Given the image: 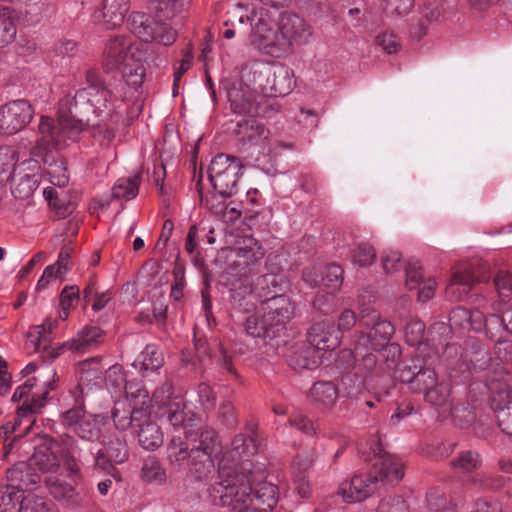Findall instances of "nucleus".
<instances>
[{
	"mask_svg": "<svg viewBox=\"0 0 512 512\" xmlns=\"http://www.w3.org/2000/svg\"><path fill=\"white\" fill-rule=\"evenodd\" d=\"M80 98L78 91L74 95L66 94L59 101L58 119L42 116L38 125L40 138L33 148V155L43 157L53 150H61L79 139L84 123L71 116Z\"/></svg>",
	"mask_w": 512,
	"mask_h": 512,
	"instance_id": "4",
	"label": "nucleus"
},
{
	"mask_svg": "<svg viewBox=\"0 0 512 512\" xmlns=\"http://www.w3.org/2000/svg\"><path fill=\"white\" fill-rule=\"evenodd\" d=\"M256 453L257 445L253 437L246 436L245 434L236 435L232 440L231 450L226 452L219 462L218 478L220 479V469L224 461L226 467H228L233 474H244L243 472H238L236 463L230 466V460L234 461L236 457L240 459L242 456L249 457Z\"/></svg>",
	"mask_w": 512,
	"mask_h": 512,
	"instance_id": "22",
	"label": "nucleus"
},
{
	"mask_svg": "<svg viewBox=\"0 0 512 512\" xmlns=\"http://www.w3.org/2000/svg\"><path fill=\"white\" fill-rule=\"evenodd\" d=\"M22 512H58V509L51 501L35 494H28Z\"/></svg>",
	"mask_w": 512,
	"mask_h": 512,
	"instance_id": "47",
	"label": "nucleus"
},
{
	"mask_svg": "<svg viewBox=\"0 0 512 512\" xmlns=\"http://www.w3.org/2000/svg\"><path fill=\"white\" fill-rule=\"evenodd\" d=\"M106 385L113 387L116 390H120L126 384L125 371L122 365L114 364L106 371Z\"/></svg>",
	"mask_w": 512,
	"mask_h": 512,
	"instance_id": "57",
	"label": "nucleus"
},
{
	"mask_svg": "<svg viewBox=\"0 0 512 512\" xmlns=\"http://www.w3.org/2000/svg\"><path fill=\"white\" fill-rule=\"evenodd\" d=\"M153 21L146 13L133 11L127 18V27L142 41L151 38L149 29L153 25Z\"/></svg>",
	"mask_w": 512,
	"mask_h": 512,
	"instance_id": "41",
	"label": "nucleus"
},
{
	"mask_svg": "<svg viewBox=\"0 0 512 512\" xmlns=\"http://www.w3.org/2000/svg\"><path fill=\"white\" fill-rule=\"evenodd\" d=\"M165 408L166 410L164 414L167 416V420L173 427L177 428L184 425L185 415L184 404L182 401H174Z\"/></svg>",
	"mask_w": 512,
	"mask_h": 512,
	"instance_id": "61",
	"label": "nucleus"
},
{
	"mask_svg": "<svg viewBox=\"0 0 512 512\" xmlns=\"http://www.w3.org/2000/svg\"><path fill=\"white\" fill-rule=\"evenodd\" d=\"M59 462L65 469L67 476L72 479H80L81 467L78 460L79 448L77 440L68 434L59 437V450L57 451Z\"/></svg>",
	"mask_w": 512,
	"mask_h": 512,
	"instance_id": "18",
	"label": "nucleus"
},
{
	"mask_svg": "<svg viewBox=\"0 0 512 512\" xmlns=\"http://www.w3.org/2000/svg\"><path fill=\"white\" fill-rule=\"evenodd\" d=\"M376 259V251L374 247L366 242H361L354 250V262L365 267L371 265Z\"/></svg>",
	"mask_w": 512,
	"mask_h": 512,
	"instance_id": "56",
	"label": "nucleus"
},
{
	"mask_svg": "<svg viewBox=\"0 0 512 512\" xmlns=\"http://www.w3.org/2000/svg\"><path fill=\"white\" fill-rule=\"evenodd\" d=\"M149 9L160 18L170 19L182 12L190 0H145Z\"/></svg>",
	"mask_w": 512,
	"mask_h": 512,
	"instance_id": "35",
	"label": "nucleus"
},
{
	"mask_svg": "<svg viewBox=\"0 0 512 512\" xmlns=\"http://www.w3.org/2000/svg\"><path fill=\"white\" fill-rule=\"evenodd\" d=\"M142 478L147 482L161 483L166 479V473L155 458L145 460L141 469Z\"/></svg>",
	"mask_w": 512,
	"mask_h": 512,
	"instance_id": "48",
	"label": "nucleus"
},
{
	"mask_svg": "<svg viewBox=\"0 0 512 512\" xmlns=\"http://www.w3.org/2000/svg\"><path fill=\"white\" fill-rule=\"evenodd\" d=\"M277 286L278 281L276 275L265 274L257 278L253 289L260 298L265 297L267 299L272 292H275V290L271 288L275 289Z\"/></svg>",
	"mask_w": 512,
	"mask_h": 512,
	"instance_id": "55",
	"label": "nucleus"
},
{
	"mask_svg": "<svg viewBox=\"0 0 512 512\" xmlns=\"http://www.w3.org/2000/svg\"><path fill=\"white\" fill-rule=\"evenodd\" d=\"M34 109L29 101L18 99L0 107V133L14 135L23 130L33 119Z\"/></svg>",
	"mask_w": 512,
	"mask_h": 512,
	"instance_id": "11",
	"label": "nucleus"
},
{
	"mask_svg": "<svg viewBox=\"0 0 512 512\" xmlns=\"http://www.w3.org/2000/svg\"><path fill=\"white\" fill-rule=\"evenodd\" d=\"M199 194L201 205L208 209L212 214L220 216V214L225 211V198L228 196L222 195L217 191L212 193L210 196H204L201 190H199Z\"/></svg>",
	"mask_w": 512,
	"mask_h": 512,
	"instance_id": "52",
	"label": "nucleus"
},
{
	"mask_svg": "<svg viewBox=\"0 0 512 512\" xmlns=\"http://www.w3.org/2000/svg\"><path fill=\"white\" fill-rule=\"evenodd\" d=\"M503 478L501 476H493L487 473H476L468 477L467 483L481 490H497L503 486Z\"/></svg>",
	"mask_w": 512,
	"mask_h": 512,
	"instance_id": "43",
	"label": "nucleus"
},
{
	"mask_svg": "<svg viewBox=\"0 0 512 512\" xmlns=\"http://www.w3.org/2000/svg\"><path fill=\"white\" fill-rule=\"evenodd\" d=\"M188 471L197 481L206 480L214 471L213 458L191 447V458L188 462Z\"/></svg>",
	"mask_w": 512,
	"mask_h": 512,
	"instance_id": "29",
	"label": "nucleus"
},
{
	"mask_svg": "<svg viewBox=\"0 0 512 512\" xmlns=\"http://www.w3.org/2000/svg\"><path fill=\"white\" fill-rule=\"evenodd\" d=\"M369 448L368 458L376 459L372 470L364 477L354 476V502L368 498L376 490L377 483L398 482L404 476V469L401 461L392 455L387 454L383 447L378 433L369 437L366 442Z\"/></svg>",
	"mask_w": 512,
	"mask_h": 512,
	"instance_id": "6",
	"label": "nucleus"
},
{
	"mask_svg": "<svg viewBox=\"0 0 512 512\" xmlns=\"http://www.w3.org/2000/svg\"><path fill=\"white\" fill-rule=\"evenodd\" d=\"M193 61V53L191 50L183 51V57L179 63V66L175 68L174 79H173V95L178 94L179 83L183 75L191 68Z\"/></svg>",
	"mask_w": 512,
	"mask_h": 512,
	"instance_id": "60",
	"label": "nucleus"
},
{
	"mask_svg": "<svg viewBox=\"0 0 512 512\" xmlns=\"http://www.w3.org/2000/svg\"><path fill=\"white\" fill-rule=\"evenodd\" d=\"M349 317H352L351 311H343L340 316L339 327H336L332 322L326 320L314 322L306 333L308 343L317 349L319 353L321 351H332L336 349L341 343L340 327L349 328L346 326Z\"/></svg>",
	"mask_w": 512,
	"mask_h": 512,
	"instance_id": "10",
	"label": "nucleus"
},
{
	"mask_svg": "<svg viewBox=\"0 0 512 512\" xmlns=\"http://www.w3.org/2000/svg\"><path fill=\"white\" fill-rule=\"evenodd\" d=\"M47 489L56 500L62 501L68 508H78L83 505V497L67 482L56 478L46 480Z\"/></svg>",
	"mask_w": 512,
	"mask_h": 512,
	"instance_id": "24",
	"label": "nucleus"
},
{
	"mask_svg": "<svg viewBox=\"0 0 512 512\" xmlns=\"http://www.w3.org/2000/svg\"><path fill=\"white\" fill-rule=\"evenodd\" d=\"M243 165L239 158L228 154L215 156L208 168V176L213 189L222 195L232 196Z\"/></svg>",
	"mask_w": 512,
	"mask_h": 512,
	"instance_id": "9",
	"label": "nucleus"
},
{
	"mask_svg": "<svg viewBox=\"0 0 512 512\" xmlns=\"http://www.w3.org/2000/svg\"><path fill=\"white\" fill-rule=\"evenodd\" d=\"M302 279L311 287H319L325 290L324 267L312 266L305 268Z\"/></svg>",
	"mask_w": 512,
	"mask_h": 512,
	"instance_id": "58",
	"label": "nucleus"
},
{
	"mask_svg": "<svg viewBox=\"0 0 512 512\" xmlns=\"http://www.w3.org/2000/svg\"><path fill=\"white\" fill-rule=\"evenodd\" d=\"M133 43L129 36L117 35L110 38L104 47L102 65L106 72L121 69L134 56Z\"/></svg>",
	"mask_w": 512,
	"mask_h": 512,
	"instance_id": "13",
	"label": "nucleus"
},
{
	"mask_svg": "<svg viewBox=\"0 0 512 512\" xmlns=\"http://www.w3.org/2000/svg\"><path fill=\"white\" fill-rule=\"evenodd\" d=\"M136 431L139 438V444L147 450H155L163 443V434L160 427L150 421V414L148 413V421L140 422Z\"/></svg>",
	"mask_w": 512,
	"mask_h": 512,
	"instance_id": "30",
	"label": "nucleus"
},
{
	"mask_svg": "<svg viewBox=\"0 0 512 512\" xmlns=\"http://www.w3.org/2000/svg\"><path fill=\"white\" fill-rule=\"evenodd\" d=\"M232 306L235 310L250 313L255 310L257 302L262 301L248 280H244L239 286L230 290Z\"/></svg>",
	"mask_w": 512,
	"mask_h": 512,
	"instance_id": "26",
	"label": "nucleus"
},
{
	"mask_svg": "<svg viewBox=\"0 0 512 512\" xmlns=\"http://www.w3.org/2000/svg\"><path fill=\"white\" fill-rule=\"evenodd\" d=\"M490 390L493 393V408L498 411V425L505 434L512 436V385L507 389L497 390L496 382L492 381Z\"/></svg>",
	"mask_w": 512,
	"mask_h": 512,
	"instance_id": "16",
	"label": "nucleus"
},
{
	"mask_svg": "<svg viewBox=\"0 0 512 512\" xmlns=\"http://www.w3.org/2000/svg\"><path fill=\"white\" fill-rule=\"evenodd\" d=\"M237 260L235 263L238 266H250L256 263L264 256V252L259 243L253 239L248 238L243 240V245L234 248Z\"/></svg>",
	"mask_w": 512,
	"mask_h": 512,
	"instance_id": "33",
	"label": "nucleus"
},
{
	"mask_svg": "<svg viewBox=\"0 0 512 512\" xmlns=\"http://www.w3.org/2000/svg\"><path fill=\"white\" fill-rule=\"evenodd\" d=\"M76 434L85 440L95 441L100 436V430L95 421L83 420L75 427Z\"/></svg>",
	"mask_w": 512,
	"mask_h": 512,
	"instance_id": "63",
	"label": "nucleus"
},
{
	"mask_svg": "<svg viewBox=\"0 0 512 512\" xmlns=\"http://www.w3.org/2000/svg\"><path fill=\"white\" fill-rule=\"evenodd\" d=\"M302 279L311 287H319L325 290L324 267L312 266L305 268Z\"/></svg>",
	"mask_w": 512,
	"mask_h": 512,
	"instance_id": "59",
	"label": "nucleus"
},
{
	"mask_svg": "<svg viewBox=\"0 0 512 512\" xmlns=\"http://www.w3.org/2000/svg\"><path fill=\"white\" fill-rule=\"evenodd\" d=\"M325 291L328 294L338 290L343 282V269L336 264L326 265L324 267Z\"/></svg>",
	"mask_w": 512,
	"mask_h": 512,
	"instance_id": "45",
	"label": "nucleus"
},
{
	"mask_svg": "<svg viewBox=\"0 0 512 512\" xmlns=\"http://www.w3.org/2000/svg\"><path fill=\"white\" fill-rule=\"evenodd\" d=\"M322 363V356L310 344L297 345L289 355V365L295 370H313Z\"/></svg>",
	"mask_w": 512,
	"mask_h": 512,
	"instance_id": "25",
	"label": "nucleus"
},
{
	"mask_svg": "<svg viewBox=\"0 0 512 512\" xmlns=\"http://www.w3.org/2000/svg\"><path fill=\"white\" fill-rule=\"evenodd\" d=\"M312 28L306 20L292 12L281 13L277 29L267 11H261L251 33V44L263 53L281 58L290 55L294 46L307 43Z\"/></svg>",
	"mask_w": 512,
	"mask_h": 512,
	"instance_id": "2",
	"label": "nucleus"
},
{
	"mask_svg": "<svg viewBox=\"0 0 512 512\" xmlns=\"http://www.w3.org/2000/svg\"><path fill=\"white\" fill-rule=\"evenodd\" d=\"M291 427L297 429L307 436H313L318 432V425L302 413H293L289 417Z\"/></svg>",
	"mask_w": 512,
	"mask_h": 512,
	"instance_id": "51",
	"label": "nucleus"
},
{
	"mask_svg": "<svg viewBox=\"0 0 512 512\" xmlns=\"http://www.w3.org/2000/svg\"><path fill=\"white\" fill-rule=\"evenodd\" d=\"M104 332L97 326H86L72 339L63 343L61 349L71 352L84 353L97 347L103 342Z\"/></svg>",
	"mask_w": 512,
	"mask_h": 512,
	"instance_id": "23",
	"label": "nucleus"
},
{
	"mask_svg": "<svg viewBox=\"0 0 512 512\" xmlns=\"http://www.w3.org/2000/svg\"><path fill=\"white\" fill-rule=\"evenodd\" d=\"M129 10L130 0H103L101 9L93 17L107 28L115 29L124 23Z\"/></svg>",
	"mask_w": 512,
	"mask_h": 512,
	"instance_id": "20",
	"label": "nucleus"
},
{
	"mask_svg": "<svg viewBox=\"0 0 512 512\" xmlns=\"http://www.w3.org/2000/svg\"><path fill=\"white\" fill-rule=\"evenodd\" d=\"M140 182L141 172L127 178L118 179L112 188V197L126 201L134 199L139 192Z\"/></svg>",
	"mask_w": 512,
	"mask_h": 512,
	"instance_id": "34",
	"label": "nucleus"
},
{
	"mask_svg": "<svg viewBox=\"0 0 512 512\" xmlns=\"http://www.w3.org/2000/svg\"><path fill=\"white\" fill-rule=\"evenodd\" d=\"M489 278L490 274L485 264L470 263L452 274L448 292L454 294V287L458 285L462 286L463 292L467 294L476 283L486 282Z\"/></svg>",
	"mask_w": 512,
	"mask_h": 512,
	"instance_id": "17",
	"label": "nucleus"
},
{
	"mask_svg": "<svg viewBox=\"0 0 512 512\" xmlns=\"http://www.w3.org/2000/svg\"><path fill=\"white\" fill-rule=\"evenodd\" d=\"M425 324L419 320H412L405 326V341L410 346H421L424 339Z\"/></svg>",
	"mask_w": 512,
	"mask_h": 512,
	"instance_id": "49",
	"label": "nucleus"
},
{
	"mask_svg": "<svg viewBox=\"0 0 512 512\" xmlns=\"http://www.w3.org/2000/svg\"><path fill=\"white\" fill-rule=\"evenodd\" d=\"M214 504L233 509L241 507L247 512H270L278 502L276 485L263 481L254 487L250 474H233L225 461L220 469V481L209 490Z\"/></svg>",
	"mask_w": 512,
	"mask_h": 512,
	"instance_id": "1",
	"label": "nucleus"
},
{
	"mask_svg": "<svg viewBox=\"0 0 512 512\" xmlns=\"http://www.w3.org/2000/svg\"><path fill=\"white\" fill-rule=\"evenodd\" d=\"M167 458L173 466H184L191 458V442L187 443L181 437H173L167 445Z\"/></svg>",
	"mask_w": 512,
	"mask_h": 512,
	"instance_id": "36",
	"label": "nucleus"
},
{
	"mask_svg": "<svg viewBox=\"0 0 512 512\" xmlns=\"http://www.w3.org/2000/svg\"><path fill=\"white\" fill-rule=\"evenodd\" d=\"M244 331L254 338L275 337L265 313L260 311L248 316L243 323Z\"/></svg>",
	"mask_w": 512,
	"mask_h": 512,
	"instance_id": "32",
	"label": "nucleus"
},
{
	"mask_svg": "<svg viewBox=\"0 0 512 512\" xmlns=\"http://www.w3.org/2000/svg\"><path fill=\"white\" fill-rule=\"evenodd\" d=\"M17 26L12 10L7 6H0V48L12 44L16 38Z\"/></svg>",
	"mask_w": 512,
	"mask_h": 512,
	"instance_id": "37",
	"label": "nucleus"
},
{
	"mask_svg": "<svg viewBox=\"0 0 512 512\" xmlns=\"http://www.w3.org/2000/svg\"><path fill=\"white\" fill-rule=\"evenodd\" d=\"M36 189V181L33 176L29 174L23 175L16 182L15 178L12 179V193L15 198L24 200L32 196Z\"/></svg>",
	"mask_w": 512,
	"mask_h": 512,
	"instance_id": "46",
	"label": "nucleus"
},
{
	"mask_svg": "<svg viewBox=\"0 0 512 512\" xmlns=\"http://www.w3.org/2000/svg\"><path fill=\"white\" fill-rule=\"evenodd\" d=\"M149 34L151 38L143 39V42L171 46L177 39V31L175 29L169 24L157 20L153 21Z\"/></svg>",
	"mask_w": 512,
	"mask_h": 512,
	"instance_id": "38",
	"label": "nucleus"
},
{
	"mask_svg": "<svg viewBox=\"0 0 512 512\" xmlns=\"http://www.w3.org/2000/svg\"><path fill=\"white\" fill-rule=\"evenodd\" d=\"M121 70L122 77L127 85L133 88H138L144 83L146 68L140 59H135L134 56L131 57V59L121 68Z\"/></svg>",
	"mask_w": 512,
	"mask_h": 512,
	"instance_id": "40",
	"label": "nucleus"
},
{
	"mask_svg": "<svg viewBox=\"0 0 512 512\" xmlns=\"http://www.w3.org/2000/svg\"><path fill=\"white\" fill-rule=\"evenodd\" d=\"M9 478L17 482L15 485L19 489L29 488L35 486L40 482V476L34 472L30 466H23L22 468H14L9 471Z\"/></svg>",
	"mask_w": 512,
	"mask_h": 512,
	"instance_id": "42",
	"label": "nucleus"
},
{
	"mask_svg": "<svg viewBox=\"0 0 512 512\" xmlns=\"http://www.w3.org/2000/svg\"><path fill=\"white\" fill-rule=\"evenodd\" d=\"M174 388L170 381H165L161 386L153 392L152 400L160 407H167L174 401H179L176 397L173 398Z\"/></svg>",
	"mask_w": 512,
	"mask_h": 512,
	"instance_id": "53",
	"label": "nucleus"
},
{
	"mask_svg": "<svg viewBox=\"0 0 512 512\" xmlns=\"http://www.w3.org/2000/svg\"><path fill=\"white\" fill-rule=\"evenodd\" d=\"M57 387V381L53 378L44 383L43 388L34 394L31 399L26 398L21 406L18 407L14 421L6 422L0 427V437L4 442L9 440V436L17 431L22 423L26 422L27 426L23 430V434H27L35 423V415L41 413L45 407L50 391H54Z\"/></svg>",
	"mask_w": 512,
	"mask_h": 512,
	"instance_id": "8",
	"label": "nucleus"
},
{
	"mask_svg": "<svg viewBox=\"0 0 512 512\" xmlns=\"http://www.w3.org/2000/svg\"><path fill=\"white\" fill-rule=\"evenodd\" d=\"M112 417L114 424L119 430L136 428L142 421H148V412L143 408L132 407L127 401H116Z\"/></svg>",
	"mask_w": 512,
	"mask_h": 512,
	"instance_id": "21",
	"label": "nucleus"
},
{
	"mask_svg": "<svg viewBox=\"0 0 512 512\" xmlns=\"http://www.w3.org/2000/svg\"><path fill=\"white\" fill-rule=\"evenodd\" d=\"M295 310V303L286 295H272L260 304V311L266 314L275 336L293 319Z\"/></svg>",
	"mask_w": 512,
	"mask_h": 512,
	"instance_id": "12",
	"label": "nucleus"
},
{
	"mask_svg": "<svg viewBox=\"0 0 512 512\" xmlns=\"http://www.w3.org/2000/svg\"><path fill=\"white\" fill-rule=\"evenodd\" d=\"M132 365L139 370L143 377H146L149 372H155L163 367V352L159 346L147 344Z\"/></svg>",
	"mask_w": 512,
	"mask_h": 512,
	"instance_id": "27",
	"label": "nucleus"
},
{
	"mask_svg": "<svg viewBox=\"0 0 512 512\" xmlns=\"http://www.w3.org/2000/svg\"><path fill=\"white\" fill-rule=\"evenodd\" d=\"M357 325L358 339L354 345V350L364 349L368 351L385 348V351L399 352L398 346L391 344L386 346L394 333L393 325L380 318L379 313L372 308L362 310Z\"/></svg>",
	"mask_w": 512,
	"mask_h": 512,
	"instance_id": "7",
	"label": "nucleus"
},
{
	"mask_svg": "<svg viewBox=\"0 0 512 512\" xmlns=\"http://www.w3.org/2000/svg\"><path fill=\"white\" fill-rule=\"evenodd\" d=\"M377 512H408L405 500L400 496L383 499L378 505Z\"/></svg>",
	"mask_w": 512,
	"mask_h": 512,
	"instance_id": "64",
	"label": "nucleus"
},
{
	"mask_svg": "<svg viewBox=\"0 0 512 512\" xmlns=\"http://www.w3.org/2000/svg\"><path fill=\"white\" fill-rule=\"evenodd\" d=\"M85 78L87 87L78 90V97L99 119L93 124V137L100 145L109 146L122 119V115L115 109V95L97 70L89 69Z\"/></svg>",
	"mask_w": 512,
	"mask_h": 512,
	"instance_id": "3",
	"label": "nucleus"
},
{
	"mask_svg": "<svg viewBox=\"0 0 512 512\" xmlns=\"http://www.w3.org/2000/svg\"><path fill=\"white\" fill-rule=\"evenodd\" d=\"M85 416L84 400L78 396L72 408L62 413V422L65 426L72 427L81 423Z\"/></svg>",
	"mask_w": 512,
	"mask_h": 512,
	"instance_id": "50",
	"label": "nucleus"
},
{
	"mask_svg": "<svg viewBox=\"0 0 512 512\" xmlns=\"http://www.w3.org/2000/svg\"><path fill=\"white\" fill-rule=\"evenodd\" d=\"M450 387L445 382H437L424 393L425 400L434 406H445L449 401Z\"/></svg>",
	"mask_w": 512,
	"mask_h": 512,
	"instance_id": "44",
	"label": "nucleus"
},
{
	"mask_svg": "<svg viewBox=\"0 0 512 512\" xmlns=\"http://www.w3.org/2000/svg\"><path fill=\"white\" fill-rule=\"evenodd\" d=\"M287 69L273 72V81L269 86L270 97L257 96L248 86L233 85L228 90L229 108L241 118L249 116L271 117L280 112L281 105L277 97L284 96L291 89V80Z\"/></svg>",
	"mask_w": 512,
	"mask_h": 512,
	"instance_id": "5",
	"label": "nucleus"
},
{
	"mask_svg": "<svg viewBox=\"0 0 512 512\" xmlns=\"http://www.w3.org/2000/svg\"><path fill=\"white\" fill-rule=\"evenodd\" d=\"M350 380L349 375L342 377L340 387H336L330 381L315 382L310 388L309 398L319 409L331 408L336 402L340 391L346 396L350 395V391L346 387V383L350 382Z\"/></svg>",
	"mask_w": 512,
	"mask_h": 512,
	"instance_id": "15",
	"label": "nucleus"
},
{
	"mask_svg": "<svg viewBox=\"0 0 512 512\" xmlns=\"http://www.w3.org/2000/svg\"><path fill=\"white\" fill-rule=\"evenodd\" d=\"M105 453L114 463H123L128 457L127 446L124 440L116 438L111 440L105 448Z\"/></svg>",
	"mask_w": 512,
	"mask_h": 512,
	"instance_id": "54",
	"label": "nucleus"
},
{
	"mask_svg": "<svg viewBox=\"0 0 512 512\" xmlns=\"http://www.w3.org/2000/svg\"><path fill=\"white\" fill-rule=\"evenodd\" d=\"M482 465V458L478 452L463 451L451 461L452 468L461 474L474 475V471Z\"/></svg>",
	"mask_w": 512,
	"mask_h": 512,
	"instance_id": "39",
	"label": "nucleus"
},
{
	"mask_svg": "<svg viewBox=\"0 0 512 512\" xmlns=\"http://www.w3.org/2000/svg\"><path fill=\"white\" fill-rule=\"evenodd\" d=\"M494 283L499 297L509 298L512 294V275L507 271H499L494 278Z\"/></svg>",
	"mask_w": 512,
	"mask_h": 512,
	"instance_id": "62",
	"label": "nucleus"
},
{
	"mask_svg": "<svg viewBox=\"0 0 512 512\" xmlns=\"http://www.w3.org/2000/svg\"><path fill=\"white\" fill-rule=\"evenodd\" d=\"M198 436V444L196 438H192L191 430H187L186 438L191 442V447H195L197 451L206 453L213 458L220 449V441L217 432L210 427H203L199 430V433L195 434Z\"/></svg>",
	"mask_w": 512,
	"mask_h": 512,
	"instance_id": "28",
	"label": "nucleus"
},
{
	"mask_svg": "<svg viewBox=\"0 0 512 512\" xmlns=\"http://www.w3.org/2000/svg\"><path fill=\"white\" fill-rule=\"evenodd\" d=\"M26 495L15 485L0 487V512H22Z\"/></svg>",
	"mask_w": 512,
	"mask_h": 512,
	"instance_id": "31",
	"label": "nucleus"
},
{
	"mask_svg": "<svg viewBox=\"0 0 512 512\" xmlns=\"http://www.w3.org/2000/svg\"><path fill=\"white\" fill-rule=\"evenodd\" d=\"M260 116H249L237 121L233 133L243 145L257 146L268 140L270 130L259 120Z\"/></svg>",
	"mask_w": 512,
	"mask_h": 512,
	"instance_id": "14",
	"label": "nucleus"
},
{
	"mask_svg": "<svg viewBox=\"0 0 512 512\" xmlns=\"http://www.w3.org/2000/svg\"><path fill=\"white\" fill-rule=\"evenodd\" d=\"M400 378L407 382L413 392L425 393L439 382L434 369L426 366H406L402 369Z\"/></svg>",
	"mask_w": 512,
	"mask_h": 512,
	"instance_id": "19",
	"label": "nucleus"
}]
</instances>
